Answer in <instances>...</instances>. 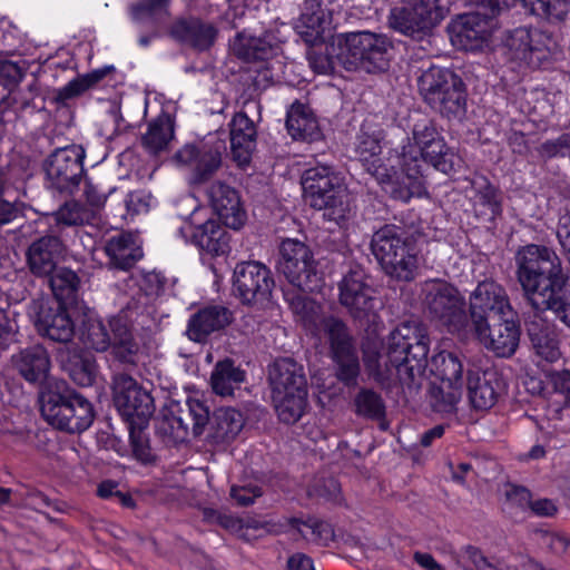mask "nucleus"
Here are the masks:
<instances>
[{
  "label": "nucleus",
  "instance_id": "f257e3e1",
  "mask_svg": "<svg viewBox=\"0 0 570 570\" xmlns=\"http://www.w3.org/2000/svg\"><path fill=\"white\" fill-rule=\"evenodd\" d=\"M429 338L415 321L396 326L385 344L367 336L363 344L364 366L370 376L385 387L396 383L419 384L428 365Z\"/></svg>",
  "mask_w": 570,
  "mask_h": 570
},
{
  "label": "nucleus",
  "instance_id": "f03ea898",
  "mask_svg": "<svg viewBox=\"0 0 570 570\" xmlns=\"http://www.w3.org/2000/svg\"><path fill=\"white\" fill-rule=\"evenodd\" d=\"M392 169L399 168V187L390 188L391 197L409 202L412 197L425 195L422 163L432 165L436 170L452 174L461 167V157L450 149L435 125L426 118L417 120L411 136L402 145L401 151L390 155Z\"/></svg>",
  "mask_w": 570,
  "mask_h": 570
},
{
  "label": "nucleus",
  "instance_id": "7ed1b4c3",
  "mask_svg": "<svg viewBox=\"0 0 570 570\" xmlns=\"http://www.w3.org/2000/svg\"><path fill=\"white\" fill-rule=\"evenodd\" d=\"M515 264L518 281L532 306L562 313L561 320L570 326V303H566L567 279L556 252L530 244L517 252Z\"/></svg>",
  "mask_w": 570,
  "mask_h": 570
},
{
  "label": "nucleus",
  "instance_id": "20e7f679",
  "mask_svg": "<svg viewBox=\"0 0 570 570\" xmlns=\"http://www.w3.org/2000/svg\"><path fill=\"white\" fill-rule=\"evenodd\" d=\"M186 406L187 419L190 422L173 413L159 420L158 432L168 442H186L190 436H200L209 426L206 439L209 450L214 453H224L245 425L244 414L234 407H219L209 416L208 406L197 394L188 396Z\"/></svg>",
  "mask_w": 570,
  "mask_h": 570
},
{
  "label": "nucleus",
  "instance_id": "39448f33",
  "mask_svg": "<svg viewBox=\"0 0 570 570\" xmlns=\"http://www.w3.org/2000/svg\"><path fill=\"white\" fill-rule=\"evenodd\" d=\"M285 299L307 332L328 340L333 358L338 366V379L345 383L353 382L360 365L345 325L334 317H324L321 306L302 293L286 292Z\"/></svg>",
  "mask_w": 570,
  "mask_h": 570
},
{
  "label": "nucleus",
  "instance_id": "423d86ee",
  "mask_svg": "<svg viewBox=\"0 0 570 570\" xmlns=\"http://www.w3.org/2000/svg\"><path fill=\"white\" fill-rule=\"evenodd\" d=\"M82 317L80 340L86 347L97 352L111 348L115 357L124 363L135 364L139 361L144 348L131 332L127 311L112 316L108 325L88 307L83 308Z\"/></svg>",
  "mask_w": 570,
  "mask_h": 570
},
{
  "label": "nucleus",
  "instance_id": "0eeeda50",
  "mask_svg": "<svg viewBox=\"0 0 570 570\" xmlns=\"http://www.w3.org/2000/svg\"><path fill=\"white\" fill-rule=\"evenodd\" d=\"M303 195L313 208L324 210L327 220L344 227L353 216L351 197L341 175L333 168L318 165L302 177Z\"/></svg>",
  "mask_w": 570,
  "mask_h": 570
},
{
  "label": "nucleus",
  "instance_id": "6e6552de",
  "mask_svg": "<svg viewBox=\"0 0 570 570\" xmlns=\"http://www.w3.org/2000/svg\"><path fill=\"white\" fill-rule=\"evenodd\" d=\"M112 392L115 406L130 425L134 458L141 463H149L154 458H151L148 442L140 433H136L135 429L141 430L154 413L155 406L150 393L126 374L115 376Z\"/></svg>",
  "mask_w": 570,
  "mask_h": 570
},
{
  "label": "nucleus",
  "instance_id": "1a4fd4ad",
  "mask_svg": "<svg viewBox=\"0 0 570 570\" xmlns=\"http://www.w3.org/2000/svg\"><path fill=\"white\" fill-rule=\"evenodd\" d=\"M336 47L335 59L346 70L372 73L389 67L393 43L386 35L358 31L340 36ZM332 48L335 50V43Z\"/></svg>",
  "mask_w": 570,
  "mask_h": 570
},
{
  "label": "nucleus",
  "instance_id": "9d476101",
  "mask_svg": "<svg viewBox=\"0 0 570 570\" xmlns=\"http://www.w3.org/2000/svg\"><path fill=\"white\" fill-rule=\"evenodd\" d=\"M273 402L281 421L295 423L307 404V383L303 366L289 357L276 360L269 368Z\"/></svg>",
  "mask_w": 570,
  "mask_h": 570
},
{
  "label": "nucleus",
  "instance_id": "9b49d317",
  "mask_svg": "<svg viewBox=\"0 0 570 570\" xmlns=\"http://www.w3.org/2000/svg\"><path fill=\"white\" fill-rule=\"evenodd\" d=\"M371 248L386 274L401 281L414 278L419 267L417 253L396 226L387 225L375 232Z\"/></svg>",
  "mask_w": 570,
  "mask_h": 570
},
{
  "label": "nucleus",
  "instance_id": "f8f14e48",
  "mask_svg": "<svg viewBox=\"0 0 570 570\" xmlns=\"http://www.w3.org/2000/svg\"><path fill=\"white\" fill-rule=\"evenodd\" d=\"M178 208V215L189 219L191 240L203 254L219 257L229 253V234L209 208L199 206L191 195L180 198Z\"/></svg>",
  "mask_w": 570,
  "mask_h": 570
},
{
  "label": "nucleus",
  "instance_id": "ddd939ff",
  "mask_svg": "<svg viewBox=\"0 0 570 570\" xmlns=\"http://www.w3.org/2000/svg\"><path fill=\"white\" fill-rule=\"evenodd\" d=\"M421 297L431 317L445 326L449 332L462 337L468 335L465 302L455 287L445 281L431 279L422 285Z\"/></svg>",
  "mask_w": 570,
  "mask_h": 570
},
{
  "label": "nucleus",
  "instance_id": "4468645a",
  "mask_svg": "<svg viewBox=\"0 0 570 570\" xmlns=\"http://www.w3.org/2000/svg\"><path fill=\"white\" fill-rule=\"evenodd\" d=\"M424 100L446 116H460L465 109V92L460 77L449 69L431 67L419 77Z\"/></svg>",
  "mask_w": 570,
  "mask_h": 570
},
{
  "label": "nucleus",
  "instance_id": "2eb2a0df",
  "mask_svg": "<svg viewBox=\"0 0 570 570\" xmlns=\"http://www.w3.org/2000/svg\"><path fill=\"white\" fill-rule=\"evenodd\" d=\"M448 12V0H403L390 10L387 24L404 36L422 37L438 26Z\"/></svg>",
  "mask_w": 570,
  "mask_h": 570
},
{
  "label": "nucleus",
  "instance_id": "dca6fc26",
  "mask_svg": "<svg viewBox=\"0 0 570 570\" xmlns=\"http://www.w3.org/2000/svg\"><path fill=\"white\" fill-rule=\"evenodd\" d=\"M475 4L489 7L491 13L480 11L459 16L449 26L453 47L464 51H480L489 47L492 35L498 27L495 13L499 0H471Z\"/></svg>",
  "mask_w": 570,
  "mask_h": 570
},
{
  "label": "nucleus",
  "instance_id": "f3484780",
  "mask_svg": "<svg viewBox=\"0 0 570 570\" xmlns=\"http://www.w3.org/2000/svg\"><path fill=\"white\" fill-rule=\"evenodd\" d=\"M279 272L302 292H314L322 287L323 278L309 247L294 238L284 239L279 246Z\"/></svg>",
  "mask_w": 570,
  "mask_h": 570
},
{
  "label": "nucleus",
  "instance_id": "a211bd4d",
  "mask_svg": "<svg viewBox=\"0 0 570 570\" xmlns=\"http://www.w3.org/2000/svg\"><path fill=\"white\" fill-rule=\"evenodd\" d=\"M503 49L507 58L520 67L540 68L552 56V40L541 30L523 26L508 32Z\"/></svg>",
  "mask_w": 570,
  "mask_h": 570
},
{
  "label": "nucleus",
  "instance_id": "6ab92c4d",
  "mask_svg": "<svg viewBox=\"0 0 570 570\" xmlns=\"http://www.w3.org/2000/svg\"><path fill=\"white\" fill-rule=\"evenodd\" d=\"M225 145L214 136L195 144H186L174 156L173 161L191 171L190 181L202 184L209 179L222 165Z\"/></svg>",
  "mask_w": 570,
  "mask_h": 570
},
{
  "label": "nucleus",
  "instance_id": "aec40b11",
  "mask_svg": "<svg viewBox=\"0 0 570 570\" xmlns=\"http://www.w3.org/2000/svg\"><path fill=\"white\" fill-rule=\"evenodd\" d=\"M471 332L475 338L488 351L499 357L512 356L519 346L520 327L514 321V313L501 315L498 318L468 325V333Z\"/></svg>",
  "mask_w": 570,
  "mask_h": 570
},
{
  "label": "nucleus",
  "instance_id": "412c9836",
  "mask_svg": "<svg viewBox=\"0 0 570 570\" xmlns=\"http://www.w3.org/2000/svg\"><path fill=\"white\" fill-rule=\"evenodd\" d=\"M382 135L377 129L363 126L357 135L355 153L365 169L382 186V189L390 194V188L399 187V171L391 168L389 158L382 163L379 157L382 150Z\"/></svg>",
  "mask_w": 570,
  "mask_h": 570
},
{
  "label": "nucleus",
  "instance_id": "4be33fe9",
  "mask_svg": "<svg viewBox=\"0 0 570 570\" xmlns=\"http://www.w3.org/2000/svg\"><path fill=\"white\" fill-rule=\"evenodd\" d=\"M273 287L271 271L261 263H240L234 269L233 291L245 304L267 301Z\"/></svg>",
  "mask_w": 570,
  "mask_h": 570
},
{
  "label": "nucleus",
  "instance_id": "5701e85b",
  "mask_svg": "<svg viewBox=\"0 0 570 570\" xmlns=\"http://www.w3.org/2000/svg\"><path fill=\"white\" fill-rule=\"evenodd\" d=\"M340 302L354 318L374 321L376 299L374 291L365 282V273L361 267L352 268L344 275L338 286Z\"/></svg>",
  "mask_w": 570,
  "mask_h": 570
},
{
  "label": "nucleus",
  "instance_id": "b1692460",
  "mask_svg": "<svg viewBox=\"0 0 570 570\" xmlns=\"http://www.w3.org/2000/svg\"><path fill=\"white\" fill-rule=\"evenodd\" d=\"M512 312L505 289L492 279L479 283L470 295L471 325L511 315Z\"/></svg>",
  "mask_w": 570,
  "mask_h": 570
},
{
  "label": "nucleus",
  "instance_id": "393cba45",
  "mask_svg": "<svg viewBox=\"0 0 570 570\" xmlns=\"http://www.w3.org/2000/svg\"><path fill=\"white\" fill-rule=\"evenodd\" d=\"M83 158L85 149L80 145L57 149L46 164V175L51 186L62 191L78 185L83 171Z\"/></svg>",
  "mask_w": 570,
  "mask_h": 570
},
{
  "label": "nucleus",
  "instance_id": "a878e982",
  "mask_svg": "<svg viewBox=\"0 0 570 570\" xmlns=\"http://www.w3.org/2000/svg\"><path fill=\"white\" fill-rule=\"evenodd\" d=\"M209 204L225 226L239 229L246 222V212L238 191L224 181L215 180L206 188Z\"/></svg>",
  "mask_w": 570,
  "mask_h": 570
},
{
  "label": "nucleus",
  "instance_id": "bb28decb",
  "mask_svg": "<svg viewBox=\"0 0 570 570\" xmlns=\"http://www.w3.org/2000/svg\"><path fill=\"white\" fill-rule=\"evenodd\" d=\"M296 30L305 42L315 45L332 30L328 0H306L296 22Z\"/></svg>",
  "mask_w": 570,
  "mask_h": 570
},
{
  "label": "nucleus",
  "instance_id": "cd10ccee",
  "mask_svg": "<svg viewBox=\"0 0 570 570\" xmlns=\"http://www.w3.org/2000/svg\"><path fill=\"white\" fill-rule=\"evenodd\" d=\"M36 326L41 335L57 342L69 341L75 332L70 312L61 303H57L56 307L42 305Z\"/></svg>",
  "mask_w": 570,
  "mask_h": 570
},
{
  "label": "nucleus",
  "instance_id": "c85d7f7f",
  "mask_svg": "<svg viewBox=\"0 0 570 570\" xmlns=\"http://www.w3.org/2000/svg\"><path fill=\"white\" fill-rule=\"evenodd\" d=\"M469 397L472 405L479 410L491 409L503 391V383L493 370H487L481 375L469 372Z\"/></svg>",
  "mask_w": 570,
  "mask_h": 570
},
{
  "label": "nucleus",
  "instance_id": "c756f323",
  "mask_svg": "<svg viewBox=\"0 0 570 570\" xmlns=\"http://www.w3.org/2000/svg\"><path fill=\"white\" fill-rule=\"evenodd\" d=\"M528 332L539 366L542 363L553 364L561 360L560 337L554 326L532 323Z\"/></svg>",
  "mask_w": 570,
  "mask_h": 570
},
{
  "label": "nucleus",
  "instance_id": "7c9ffc66",
  "mask_svg": "<svg viewBox=\"0 0 570 570\" xmlns=\"http://www.w3.org/2000/svg\"><path fill=\"white\" fill-rule=\"evenodd\" d=\"M430 370L442 382L443 390H451V400L459 399L463 386V365L460 358L451 352L442 351L432 357Z\"/></svg>",
  "mask_w": 570,
  "mask_h": 570
},
{
  "label": "nucleus",
  "instance_id": "2f4dec72",
  "mask_svg": "<svg viewBox=\"0 0 570 570\" xmlns=\"http://www.w3.org/2000/svg\"><path fill=\"white\" fill-rule=\"evenodd\" d=\"M255 136L254 122L245 114H236L230 122V146L234 160L242 167L250 161Z\"/></svg>",
  "mask_w": 570,
  "mask_h": 570
},
{
  "label": "nucleus",
  "instance_id": "473e14b6",
  "mask_svg": "<svg viewBox=\"0 0 570 570\" xmlns=\"http://www.w3.org/2000/svg\"><path fill=\"white\" fill-rule=\"evenodd\" d=\"M281 41V39L272 41L269 33H266L264 38H257L242 32L234 39L232 50L237 57L247 61H267L277 57Z\"/></svg>",
  "mask_w": 570,
  "mask_h": 570
},
{
  "label": "nucleus",
  "instance_id": "72a5a7b5",
  "mask_svg": "<svg viewBox=\"0 0 570 570\" xmlns=\"http://www.w3.org/2000/svg\"><path fill=\"white\" fill-rule=\"evenodd\" d=\"M70 391H61L60 385L56 390H47L41 394V414L46 422L55 429L66 431L72 429L68 413L71 412L69 406Z\"/></svg>",
  "mask_w": 570,
  "mask_h": 570
},
{
  "label": "nucleus",
  "instance_id": "f704fd0d",
  "mask_svg": "<svg viewBox=\"0 0 570 570\" xmlns=\"http://www.w3.org/2000/svg\"><path fill=\"white\" fill-rule=\"evenodd\" d=\"M105 250L110 264L120 269L129 268L142 256L140 238L131 233H122L111 237Z\"/></svg>",
  "mask_w": 570,
  "mask_h": 570
},
{
  "label": "nucleus",
  "instance_id": "c9c22d12",
  "mask_svg": "<svg viewBox=\"0 0 570 570\" xmlns=\"http://www.w3.org/2000/svg\"><path fill=\"white\" fill-rule=\"evenodd\" d=\"M62 250L63 246L59 238L55 236L40 238L30 246L28 252L30 269L39 276L51 274Z\"/></svg>",
  "mask_w": 570,
  "mask_h": 570
},
{
  "label": "nucleus",
  "instance_id": "e433bc0d",
  "mask_svg": "<svg viewBox=\"0 0 570 570\" xmlns=\"http://www.w3.org/2000/svg\"><path fill=\"white\" fill-rule=\"evenodd\" d=\"M230 320L229 311L223 306L205 307L190 318L187 335L195 342H202L210 333L228 325Z\"/></svg>",
  "mask_w": 570,
  "mask_h": 570
},
{
  "label": "nucleus",
  "instance_id": "4c0bfd02",
  "mask_svg": "<svg viewBox=\"0 0 570 570\" xmlns=\"http://www.w3.org/2000/svg\"><path fill=\"white\" fill-rule=\"evenodd\" d=\"M286 127L295 140L314 141L321 138L318 121L313 110L304 104H293L287 111Z\"/></svg>",
  "mask_w": 570,
  "mask_h": 570
},
{
  "label": "nucleus",
  "instance_id": "58836bf2",
  "mask_svg": "<svg viewBox=\"0 0 570 570\" xmlns=\"http://www.w3.org/2000/svg\"><path fill=\"white\" fill-rule=\"evenodd\" d=\"M246 380V373L236 366L230 360H224L213 368L210 374V387L219 396H233Z\"/></svg>",
  "mask_w": 570,
  "mask_h": 570
},
{
  "label": "nucleus",
  "instance_id": "ea45409f",
  "mask_svg": "<svg viewBox=\"0 0 570 570\" xmlns=\"http://www.w3.org/2000/svg\"><path fill=\"white\" fill-rule=\"evenodd\" d=\"M13 363L20 374L29 382H40L47 377L50 361L47 351L37 345L13 356Z\"/></svg>",
  "mask_w": 570,
  "mask_h": 570
},
{
  "label": "nucleus",
  "instance_id": "a19ab883",
  "mask_svg": "<svg viewBox=\"0 0 570 570\" xmlns=\"http://www.w3.org/2000/svg\"><path fill=\"white\" fill-rule=\"evenodd\" d=\"M69 406L71 412L68 413L72 429H66L68 433H81L90 428L95 420V411L92 404L78 393H69Z\"/></svg>",
  "mask_w": 570,
  "mask_h": 570
},
{
  "label": "nucleus",
  "instance_id": "79ce46f5",
  "mask_svg": "<svg viewBox=\"0 0 570 570\" xmlns=\"http://www.w3.org/2000/svg\"><path fill=\"white\" fill-rule=\"evenodd\" d=\"M173 137L171 119L168 115H163L149 125L148 131L142 137V144L150 153L156 154L165 149Z\"/></svg>",
  "mask_w": 570,
  "mask_h": 570
},
{
  "label": "nucleus",
  "instance_id": "37998d69",
  "mask_svg": "<svg viewBox=\"0 0 570 570\" xmlns=\"http://www.w3.org/2000/svg\"><path fill=\"white\" fill-rule=\"evenodd\" d=\"M169 0H142L130 7L131 19L137 23H163L169 16Z\"/></svg>",
  "mask_w": 570,
  "mask_h": 570
},
{
  "label": "nucleus",
  "instance_id": "c03bdc74",
  "mask_svg": "<svg viewBox=\"0 0 570 570\" xmlns=\"http://www.w3.org/2000/svg\"><path fill=\"white\" fill-rule=\"evenodd\" d=\"M523 8L530 13L548 19L560 21L566 18L570 10L569 0H519Z\"/></svg>",
  "mask_w": 570,
  "mask_h": 570
},
{
  "label": "nucleus",
  "instance_id": "a18cd8bd",
  "mask_svg": "<svg viewBox=\"0 0 570 570\" xmlns=\"http://www.w3.org/2000/svg\"><path fill=\"white\" fill-rule=\"evenodd\" d=\"M68 371L76 384L89 386L96 376V362L90 354H72L68 360Z\"/></svg>",
  "mask_w": 570,
  "mask_h": 570
},
{
  "label": "nucleus",
  "instance_id": "49530a36",
  "mask_svg": "<svg viewBox=\"0 0 570 570\" xmlns=\"http://www.w3.org/2000/svg\"><path fill=\"white\" fill-rule=\"evenodd\" d=\"M58 225L73 226L90 224L94 219V212L77 202H68L56 213L50 215Z\"/></svg>",
  "mask_w": 570,
  "mask_h": 570
},
{
  "label": "nucleus",
  "instance_id": "de8ad7c7",
  "mask_svg": "<svg viewBox=\"0 0 570 570\" xmlns=\"http://www.w3.org/2000/svg\"><path fill=\"white\" fill-rule=\"evenodd\" d=\"M114 71L112 66H106L104 68H99L96 70H92L88 73L81 75L71 81H69L60 91V95L63 98H71L75 96H78L86 90L90 89L95 85H97L99 81H101L107 73Z\"/></svg>",
  "mask_w": 570,
  "mask_h": 570
},
{
  "label": "nucleus",
  "instance_id": "09e8293b",
  "mask_svg": "<svg viewBox=\"0 0 570 570\" xmlns=\"http://www.w3.org/2000/svg\"><path fill=\"white\" fill-rule=\"evenodd\" d=\"M53 271L55 273L49 282L58 299L57 303H61L62 299L69 298L75 293L79 284V278L75 272L68 268H57Z\"/></svg>",
  "mask_w": 570,
  "mask_h": 570
},
{
  "label": "nucleus",
  "instance_id": "8fccbe9b",
  "mask_svg": "<svg viewBox=\"0 0 570 570\" xmlns=\"http://www.w3.org/2000/svg\"><path fill=\"white\" fill-rule=\"evenodd\" d=\"M475 210L490 219L501 212L500 199L497 189L487 181L480 186L475 196Z\"/></svg>",
  "mask_w": 570,
  "mask_h": 570
},
{
  "label": "nucleus",
  "instance_id": "3c124183",
  "mask_svg": "<svg viewBox=\"0 0 570 570\" xmlns=\"http://www.w3.org/2000/svg\"><path fill=\"white\" fill-rule=\"evenodd\" d=\"M356 412L360 415L380 419L384 414V404L380 395L372 391H361L355 399Z\"/></svg>",
  "mask_w": 570,
  "mask_h": 570
},
{
  "label": "nucleus",
  "instance_id": "603ef678",
  "mask_svg": "<svg viewBox=\"0 0 570 570\" xmlns=\"http://www.w3.org/2000/svg\"><path fill=\"white\" fill-rule=\"evenodd\" d=\"M215 36L216 31L212 26L203 24L199 22H191L186 28V33L183 37L194 47L204 50L214 42Z\"/></svg>",
  "mask_w": 570,
  "mask_h": 570
},
{
  "label": "nucleus",
  "instance_id": "864d4df0",
  "mask_svg": "<svg viewBox=\"0 0 570 570\" xmlns=\"http://www.w3.org/2000/svg\"><path fill=\"white\" fill-rule=\"evenodd\" d=\"M289 524L292 527L303 524L304 527L311 529L312 534L314 535V540L321 546H328V543L332 542L335 538L332 524L326 521L315 519L302 521L299 519L292 518L289 519Z\"/></svg>",
  "mask_w": 570,
  "mask_h": 570
},
{
  "label": "nucleus",
  "instance_id": "5fc2aeb1",
  "mask_svg": "<svg viewBox=\"0 0 570 570\" xmlns=\"http://www.w3.org/2000/svg\"><path fill=\"white\" fill-rule=\"evenodd\" d=\"M341 493V484L334 476H318L314 479L308 487V494L324 498L326 500H337Z\"/></svg>",
  "mask_w": 570,
  "mask_h": 570
},
{
  "label": "nucleus",
  "instance_id": "6e6d98bb",
  "mask_svg": "<svg viewBox=\"0 0 570 570\" xmlns=\"http://www.w3.org/2000/svg\"><path fill=\"white\" fill-rule=\"evenodd\" d=\"M547 385L552 392L563 397L566 402H570V370H550L546 373Z\"/></svg>",
  "mask_w": 570,
  "mask_h": 570
},
{
  "label": "nucleus",
  "instance_id": "4d7b16f0",
  "mask_svg": "<svg viewBox=\"0 0 570 570\" xmlns=\"http://www.w3.org/2000/svg\"><path fill=\"white\" fill-rule=\"evenodd\" d=\"M465 570H517L512 567L498 568L491 563L483 553L475 547L468 546L463 556Z\"/></svg>",
  "mask_w": 570,
  "mask_h": 570
},
{
  "label": "nucleus",
  "instance_id": "13d9d810",
  "mask_svg": "<svg viewBox=\"0 0 570 570\" xmlns=\"http://www.w3.org/2000/svg\"><path fill=\"white\" fill-rule=\"evenodd\" d=\"M128 216L147 213L154 205V198L146 191L130 193L125 199Z\"/></svg>",
  "mask_w": 570,
  "mask_h": 570
},
{
  "label": "nucleus",
  "instance_id": "bf43d9fd",
  "mask_svg": "<svg viewBox=\"0 0 570 570\" xmlns=\"http://www.w3.org/2000/svg\"><path fill=\"white\" fill-rule=\"evenodd\" d=\"M307 59L311 68L321 75H327L334 69V59L317 48H312L307 52Z\"/></svg>",
  "mask_w": 570,
  "mask_h": 570
},
{
  "label": "nucleus",
  "instance_id": "052dcab7",
  "mask_svg": "<svg viewBox=\"0 0 570 570\" xmlns=\"http://www.w3.org/2000/svg\"><path fill=\"white\" fill-rule=\"evenodd\" d=\"M505 497L510 504L521 510L530 509L532 503L531 493L524 487L510 484L505 491Z\"/></svg>",
  "mask_w": 570,
  "mask_h": 570
},
{
  "label": "nucleus",
  "instance_id": "680f3d73",
  "mask_svg": "<svg viewBox=\"0 0 570 570\" xmlns=\"http://www.w3.org/2000/svg\"><path fill=\"white\" fill-rule=\"evenodd\" d=\"M262 495L258 487H236L230 489V497L240 507H248L254 503L255 499Z\"/></svg>",
  "mask_w": 570,
  "mask_h": 570
},
{
  "label": "nucleus",
  "instance_id": "e2e57ef3",
  "mask_svg": "<svg viewBox=\"0 0 570 570\" xmlns=\"http://www.w3.org/2000/svg\"><path fill=\"white\" fill-rule=\"evenodd\" d=\"M538 533L541 535L542 544L547 547L550 552L558 556L566 552L569 541L564 537L544 530H540Z\"/></svg>",
  "mask_w": 570,
  "mask_h": 570
},
{
  "label": "nucleus",
  "instance_id": "0e129e2a",
  "mask_svg": "<svg viewBox=\"0 0 570 570\" xmlns=\"http://www.w3.org/2000/svg\"><path fill=\"white\" fill-rule=\"evenodd\" d=\"M557 237L562 248L570 254V212L562 214L557 227Z\"/></svg>",
  "mask_w": 570,
  "mask_h": 570
},
{
  "label": "nucleus",
  "instance_id": "69168bd1",
  "mask_svg": "<svg viewBox=\"0 0 570 570\" xmlns=\"http://www.w3.org/2000/svg\"><path fill=\"white\" fill-rule=\"evenodd\" d=\"M216 521L224 529L234 533H240L243 538L245 537L243 533V518L229 513H217Z\"/></svg>",
  "mask_w": 570,
  "mask_h": 570
},
{
  "label": "nucleus",
  "instance_id": "338daca9",
  "mask_svg": "<svg viewBox=\"0 0 570 570\" xmlns=\"http://www.w3.org/2000/svg\"><path fill=\"white\" fill-rule=\"evenodd\" d=\"M164 277L156 272L145 273L141 277L140 287L146 294H156L163 287Z\"/></svg>",
  "mask_w": 570,
  "mask_h": 570
},
{
  "label": "nucleus",
  "instance_id": "774afa93",
  "mask_svg": "<svg viewBox=\"0 0 570 570\" xmlns=\"http://www.w3.org/2000/svg\"><path fill=\"white\" fill-rule=\"evenodd\" d=\"M530 510L538 517H552L557 512V507L550 499H539L532 501Z\"/></svg>",
  "mask_w": 570,
  "mask_h": 570
}]
</instances>
